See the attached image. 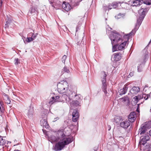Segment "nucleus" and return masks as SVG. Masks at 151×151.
Wrapping results in <instances>:
<instances>
[{
  "label": "nucleus",
  "mask_w": 151,
  "mask_h": 151,
  "mask_svg": "<svg viewBox=\"0 0 151 151\" xmlns=\"http://www.w3.org/2000/svg\"><path fill=\"white\" fill-rule=\"evenodd\" d=\"M132 35L129 33L125 35L122 33H119L115 31L111 32L109 38L112 45V51L124 50L126 44H128L129 37Z\"/></svg>",
  "instance_id": "obj_1"
},
{
  "label": "nucleus",
  "mask_w": 151,
  "mask_h": 151,
  "mask_svg": "<svg viewBox=\"0 0 151 151\" xmlns=\"http://www.w3.org/2000/svg\"><path fill=\"white\" fill-rule=\"evenodd\" d=\"M57 86L58 91L60 93H67L68 91L70 89L69 85L65 81H62L59 83L58 84Z\"/></svg>",
  "instance_id": "obj_2"
},
{
  "label": "nucleus",
  "mask_w": 151,
  "mask_h": 151,
  "mask_svg": "<svg viewBox=\"0 0 151 151\" xmlns=\"http://www.w3.org/2000/svg\"><path fill=\"white\" fill-rule=\"evenodd\" d=\"M150 42L151 41L149 42L148 45L143 50L142 52L144 54L143 59V62L142 63L139 65L137 66V70L139 72H141L142 71L143 67L144 66L145 63L149 58V53L147 52L146 48L150 43Z\"/></svg>",
  "instance_id": "obj_3"
},
{
  "label": "nucleus",
  "mask_w": 151,
  "mask_h": 151,
  "mask_svg": "<svg viewBox=\"0 0 151 151\" xmlns=\"http://www.w3.org/2000/svg\"><path fill=\"white\" fill-rule=\"evenodd\" d=\"M101 74L102 75L101 77L102 88L103 91L105 94L107 93V86L106 83V77L107 76L106 73L104 71H102L101 72Z\"/></svg>",
  "instance_id": "obj_4"
},
{
  "label": "nucleus",
  "mask_w": 151,
  "mask_h": 151,
  "mask_svg": "<svg viewBox=\"0 0 151 151\" xmlns=\"http://www.w3.org/2000/svg\"><path fill=\"white\" fill-rule=\"evenodd\" d=\"M143 18L140 17L137 19V22L135 25L134 28L129 33V35L131 34L132 35H134L137 30L139 26L141 25Z\"/></svg>",
  "instance_id": "obj_5"
},
{
  "label": "nucleus",
  "mask_w": 151,
  "mask_h": 151,
  "mask_svg": "<svg viewBox=\"0 0 151 151\" xmlns=\"http://www.w3.org/2000/svg\"><path fill=\"white\" fill-rule=\"evenodd\" d=\"M57 1L59 3V4L60 5L62 4V8L65 11L68 12L71 9V7L69 3H66L64 1L62 3L61 2H60L59 1Z\"/></svg>",
  "instance_id": "obj_6"
},
{
  "label": "nucleus",
  "mask_w": 151,
  "mask_h": 151,
  "mask_svg": "<svg viewBox=\"0 0 151 151\" xmlns=\"http://www.w3.org/2000/svg\"><path fill=\"white\" fill-rule=\"evenodd\" d=\"M73 137L71 138L69 137H65L62 138L61 142L65 147V145H68L73 142Z\"/></svg>",
  "instance_id": "obj_7"
},
{
  "label": "nucleus",
  "mask_w": 151,
  "mask_h": 151,
  "mask_svg": "<svg viewBox=\"0 0 151 151\" xmlns=\"http://www.w3.org/2000/svg\"><path fill=\"white\" fill-rule=\"evenodd\" d=\"M65 147L60 141L56 143L55 146L53 147V150L55 151H60Z\"/></svg>",
  "instance_id": "obj_8"
},
{
  "label": "nucleus",
  "mask_w": 151,
  "mask_h": 151,
  "mask_svg": "<svg viewBox=\"0 0 151 151\" xmlns=\"http://www.w3.org/2000/svg\"><path fill=\"white\" fill-rule=\"evenodd\" d=\"M120 2H114L111 4H110L108 6H103L104 9L105 10H107L108 9L109 10L111 9V8H110V6H113V8H116L118 5L119 4H121Z\"/></svg>",
  "instance_id": "obj_9"
},
{
  "label": "nucleus",
  "mask_w": 151,
  "mask_h": 151,
  "mask_svg": "<svg viewBox=\"0 0 151 151\" xmlns=\"http://www.w3.org/2000/svg\"><path fill=\"white\" fill-rule=\"evenodd\" d=\"M76 94V93L73 91V90L69 89L67 93V94L68 96V99L69 100H70V101L74 99Z\"/></svg>",
  "instance_id": "obj_10"
},
{
  "label": "nucleus",
  "mask_w": 151,
  "mask_h": 151,
  "mask_svg": "<svg viewBox=\"0 0 151 151\" xmlns=\"http://www.w3.org/2000/svg\"><path fill=\"white\" fill-rule=\"evenodd\" d=\"M129 3H131L132 5L134 6H140L143 2L142 0H131L129 1Z\"/></svg>",
  "instance_id": "obj_11"
},
{
  "label": "nucleus",
  "mask_w": 151,
  "mask_h": 151,
  "mask_svg": "<svg viewBox=\"0 0 151 151\" xmlns=\"http://www.w3.org/2000/svg\"><path fill=\"white\" fill-rule=\"evenodd\" d=\"M140 137L141 140L139 142L140 145L144 146L147 143V141L149 140L150 137L148 135H145L144 136Z\"/></svg>",
  "instance_id": "obj_12"
},
{
  "label": "nucleus",
  "mask_w": 151,
  "mask_h": 151,
  "mask_svg": "<svg viewBox=\"0 0 151 151\" xmlns=\"http://www.w3.org/2000/svg\"><path fill=\"white\" fill-rule=\"evenodd\" d=\"M149 10V9L148 8L145 9L142 8L140 9L139 11V13L140 15L139 17H141L142 19H144Z\"/></svg>",
  "instance_id": "obj_13"
},
{
  "label": "nucleus",
  "mask_w": 151,
  "mask_h": 151,
  "mask_svg": "<svg viewBox=\"0 0 151 151\" xmlns=\"http://www.w3.org/2000/svg\"><path fill=\"white\" fill-rule=\"evenodd\" d=\"M34 113V107L31 105L29 107V109H28L27 114L28 117L30 119H32L33 118Z\"/></svg>",
  "instance_id": "obj_14"
},
{
  "label": "nucleus",
  "mask_w": 151,
  "mask_h": 151,
  "mask_svg": "<svg viewBox=\"0 0 151 151\" xmlns=\"http://www.w3.org/2000/svg\"><path fill=\"white\" fill-rule=\"evenodd\" d=\"M136 113L135 112H131L129 115V121L131 122H134L136 119Z\"/></svg>",
  "instance_id": "obj_15"
},
{
  "label": "nucleus",
  "mask_w": 151,
  "mask_h": 151,
  "mask_svg": "<svg viewBox=\"0 0 151 151\" xmlns=\"http://www.w3.org/2000/svg\"><path fill=\"white\" fill-rule=\"evenodd\" d=\"M130 125V123L126 120L122 121L120 124V127L124 129H127Z\"/></svg>",
  "instance_id": "obj_16"
},
{
  "label": "nucleus",
  "mask_w": 151,
  "mask_h": 151,
  "mask_svg": "<svg viewBox=\"0 0 151 151\" xmlns=\"http://www.w3.org/2000/svg\"><path fill=\"white\" fill-rule=\"evenodd\" d=\"M56 135L59 138V139L66 136L64 133V130L63 129L58 130L56 133Z\"/></svg>",
  "instance_id": "obj_17"
},
{
  "label": "nucleus",
  "mask_w": 151,
  "mask_h": 151,
  "mask_svg": "<svg viewBox=\"0 0 151 151\" xmlns=\"http://www.w3.org/2000/svg\"><path fill=\"white\" fill-rule=\"evenodd\" d=\"M52 100L49 101V104H52L53 103L55 102H62L60 96H56L55 97H52Z\"/></svg>",
  "instance_id": "obj_18"
},
{
  "label": "nucleus",
  "mask_w": 151,
  "mask_h": 151,
  "mask_svg": "<svg viewBox=\"0 0 151 151\" xmlns=\"http://www.w3.org/2000/svg\"><path fill=\"white\" fill-rule=\"evenodd\" d=\"M37 11V9L36 7L35 6H32L29 9L28 15L29 16H30L31 14L34 15L36 13Z\"/></svg>",
  "instance_id": "obj_19"
},
{
  "label": "nucleus",
  "mask_w": 151,
  "mask_h": 151,
  "mask_svg": "<svg viewBox=\"0 0 151 151\" xmlns=\"http://www.w3.org/2000/svg\"><path fill=\"white\" fill-rule=\"evenodd\" d=\"M61 94H62L61 96H60L62 102L66 101L67 103H69L70 101V100H69L68 99V96L67 93H61Z\"/></svg>",
  "instance_id": "obj_20"
},
{
  "label": "nucleus",
  "mask_w": 151,
  "mask_h": 151,
  "mask_svg": "<svg viewBox=\"0 0 151 151\" xmlns=\"http://www.w3.org/2000/svg\"><path fill=\"white\" fill-rule=\"evenodd\" d=\"M47 119H42L40 121V124L41 126L45 127L46 128H48L49 127V125L47 121Z\"/></svg>",
  "instance_id": "obj_21"
},
{
  "label": "nucleus",
  "mask_w": 151,
  "mask_h": 151,
  "mask_svg": "<svg viewBox=\"0 0 151 151\" xmlns=\"http://www.w3.org/2000/svg\"><path fill=\"white\" fill-rule=\"evenodd\" d=\"M140 91V88L138 86H134L130 90V92L132 94H136Z\"/></svg>",
  "instance_id": "obj_22"
},
{
  "label": "nucleus",
  "mask_w": 151,
  "mask_h": 151,
  "mask_svg": "<svg viewBox=\"0 0 151 151\" xmlns=\"http://www.w3.org/2000/svg\"><path fill=\"white\" fill-rule=\"evenodd\" d=\"M114 60L115 61H119L121 58V54L120 52H117L114 53Z\"/></svg>",
  "instance_id": "obj_23"
},
{
  "label": "nucleus",
  "mask_w": 151,
  "mask_h": 151,
  "mask_svg": "<svg viewBox=\"0 0 151 151\" xmlns=\"http://www.w3.org/2000/svg\"><path fill=\"white\" fill-rule=\"evenodd\" d=\"M81 101L74 100L73 101L71 102H70V105L71 106H81Z\"/></svg>",
  "instance_id": "obj_24"
},
{
  "label": "nucleus",
  "mask_w": 151,
  "mask_h": 151,
  "mask_svg": "<svg viewBox=\"0 0 151 151\" xmlns=\"http://www.w3.org/2000/svg\"><path fill=\"white\" fill-rule=\"evenodd\" d=\"M128 87L127 86L124 85L123 88L121 89L119 91V95H122L125 94L127 91Z\"/></svg>",
  "instance_id": "obj_25"
},
{
  "label": "nucleus",
  "mask_w": 151,
  "mask_h": 151,
  "mask_svg": "<svg viewBox=\"0 0 151 151\" xmlns=\"http://www.w3.org/2000/svg\"><path fill=\"white\" fill-rule=\"evenodd\" d=\"M4 104L2 101H0V115L1 116L3 115L4 113L5 109L4 108Z\"/></svg>",
  "instance_id": "obj_26"
},
{
  "label": "nucleus",
  "mask_w": 151,
  "mask_h": 151,
  "mask_svg": "<svg viewBox=\"0 0 151 151\" xmlns=\"http://www.w3.org/2000/svg\"><path fill=\"white\" fill-rule=\"evenodd\" d=\"M50 138L52 141H51L52 143H53V142L58 141L60 140L57 136H56L53 135H51Z\"/></svg>",
  "instance_id": "obj_27"
},
{
  "label": "nucleus",
  "mask_w": 151,
  "mask_h": 151,
  "mask_svg": "<svg viewBox=\"0 0 151 151\" xmlns=\"http://www.w3.org/2000/svg\"><path fill=\"white\" fill-rule=\"evenodd\" d=\"M48 113V111L46 109H45L42 113L41 117L42 119H47V114Z\"/></svg>",
  "instance_id": "obj_28"
},
{
  "label": "nucleus",
  "mask_w": 151,
  "mask_h": 151,
  "mask_svg": "<svg viewBox=\"0 0 151 151\" xmlns=\"http://www.w3.org/2000/svg\"><path fill=\"white\" fill-rule=\"evenodd\" d=\"M147 130L146 127L145 126H141L139 129L140 134H142L146 132Z\"/></svg>",
  "instance_id": "obj_29"
},
{
  "label": "nucleus",
  "mask_w": 151,
  "mask_h": 151,
  "mask_svg": "<svg viewBox=\"0 0 151 151\" xmlns=\"http://www.w3.org/2000/svg\"><path fill=\"white\" fill-rule=\"evenodd\" d=\"M5 137L0 135V145L3 146L5 145L6 142V140L4 138Z\"/></svg>",
  "instance_id": "obj_30"
},
{
  "label": "nucleus",
  "mask_w": 151,
  "mask_h": 151,
  "mask_svg": "<svg viewBox=\"0 0 151 151\" xmlns=\"http://www.w3.org/2000/svg\"><path fill=\"white\" fill-rule=\"evenodd\" d=\"M74 99H75L76 100L81 101L82 99V96L80 94L76 93Z\"/></svg>",
  "instance_id": "obj_31"
},
{
  "label": "nucleus",
  "mask_w": 151,
  "mask_h": 151,
  "mask_svg": "<svg viewBox=\"0 0 151 151\" xmlns=\"http://www.w3.org/2000/svg\"><path fill=\"white\" fill-rule=\"evenodd\" d=\"M119 99L122 102L124 103L126 102L129 101V99L127 96H124V97L120 98Z\"/></svg>",
  "instance_id": "obj_32"
},
{
  "label": "nucleus",
  "mask_w": 151,
  "mask_h": 151,
  "mask_svg": "<svg viewBox=\"0 0 151 151\" xmlns=\"http://www.w3.org/2000/svg\"><path fill=\"white\" fill-rule=\"evenodd\" d=\"M12 22V21L11 19L9 18H8L6 22L5 25V28L6 29L8 28L9 26V25Z\"/></svg>",
  "instance_id": "obj_33"
},
{
  "label": "nucleus",
  "mask_w": 151,
  "mask_h": 151,
  "mask_svg": "<svg viewBox=\"0 0 151 151\" xmlns=\"http://www.w3.org/2000/svg\"><path fill=\"white\" fill-rule=\"evenodd\" d=\"M81 21H80L78 23V25H77L76 27V32L77 31H78V30L80 29V27L81 26L82 24V22H83V19L81 18Z\"/></svg>",
  "instance_id": "obj_34"
},
{
  "label": "nucleus",
  "mask_w": 151,
  "mask_h": 151,
  "mask_svg": "<svg viewBox=\"0 0 151 151\" xmlns=\"http://www.w3.org/2000/svg\"><path fill=\"white\" fill-rule=\"evenodd\" d=\"M66 72L67 73H69L70 71L68 68L66 66H65L62 69L61 73L63 74L64 73Z\"/></svg>",
  "instance_id": "obj_35"
},
{
  "label": "nucleus",
  "mask_w": 151,
  "mask_h": 151,
  "mask_svg": "<svg viewBox=\"0 0 151 151\" xmlns=\"http://www.w3.org/2000/svg\"><path fill=\"white\" fill-rule=\"evenodd\" d=\"M79 116L78 111L77 109H74L73 110L72 113V116Z\"/></svg>",
  "instance_id": "obj_36"
},
{
  "label": "nucleus",
  "mask_w": 151,
  "mask_h": 151,
  "mask_svg": "<svg viewBox=\"0 0 151 151\" xmlns=\"http://www.w3.org/2000/svg\"><path fill=\"white\" fill-rule=\"evenodd\" d=\"M121 119L120 117L116 116L114 118L113 122L116 123H117L119 122Z\"/></svg>",
  "instance_id": "obj_37"
},
{
  "label": "nucleus",
  "mask_w": 151,
  "mask_h": 151,
  "mask_svg": "<svg viewBox=\"0 0 151 151\" xmlns=\"http://www.w3.org/2000/svg\"><path fill=\"white\" fill-rule=\"evenodd\" d=\"M2 95L5 101H7V100L9 99V97L8 95L6 94L5 93H2Z\"/></svg>",
  "instance_id": "obj_38"
},
{
  "label": "nucleus",
  "mask_w": 151,
  "mask_h": 151,
  "mask_svg": "<svg viewBox=\"0 0 151 151\" xmlns=\"http://www.w3.org/2000/svg\"><path fill=\"white\" fill-rule=\"evenodd\" d=\"M33 40L31 37H27L25 41H24V42H29Z\"/></svg>",
  "instance_id": "obj_39"
},
{
  "label": "nucleus",
  "mask_w": 151,
  "mask_h": 151,
  "mask_svg": "<svg viewBox=\"0 0 151 151\" xmlns=\"http://www.w3.org/2000/svg\"><path fill=\"white\" fill-rule=\"evenodd\" d=\"M20 60L18 58H16L14 60V63L16 65H17L20 63Z\"/></svg>",
  "instance_id": "obj_40"
},
{
  "label": "nucleus",
  "mask_w": 151,
  "mask_h": 151,
  "mask_svg": "<svg viewBox=\"0 0 151 151\" xmlns=\"http://www.w3.org/2000/svg\"><path fill=\"white\" fill-rule=\"evenodd\" d=\"M125 13L121 14L119 13L117 15L118 19L120 18L121 17H123L125 16Z\"/></svg>",
  "instance_id": "obj_41"
},
{
  "label": "nucleus",
  "mask_w": 151,
  "mask_h": 151,
  "mask_svg": "<svg viewBox=\"0 0 151 151\" xmlns=\"http://www.w3.org/2000/svg\"><path fill=\"white\" fill-rule=\"evenodd\" d=\"M79 116H72V120L74 122H76L78 119Z\"/></svg>",
  "instance_id": "obj_42"
},
{
  "label": "nucleus",
  "mask_w": 151,
  "mask_h": 151,
  "mask_svg": "<svg viewBox=\"0 0 151 151\" xmlns=\"http://www.w3.org/2000/svg\"><path fill=\"white\" fill-rule=\"evenodd\" d=\"M67 58V56L65 55H64L62 57V61L63 63H65V60Z\"/></svg>",
  "instance_id": "obj_43"
},
{
  "label": "nucleus",
  "mask_w": 151,
  "mask_h": 151,
  "mask_svg": "<svg viewBox=\"0 0 151 151\" xmlns=\"http://www.w3.org/2000/svg\"><path fill=\"white\" fill-rule=\"evenodd\" d=\"M143 3L144 4L148 5H150L151 4V2L148 1H145Z\"/></svg>",
  "instance_id": "obj_44"
},
{
  "label": "nucleus",
  "mask_w": 151,
  "mask_h": 151,
  "mask_svg": "<svg viewBox=\"0 0 151 151\" xmlns=\"http://www.w3.org/2000/svg\"><path fill=\"white\" fill-rule=\"evenodd\" d=\"M142 97L145 100H147L148 99V98L147 97L146 94H143L142 96Z\"/></svg>",
  "instance_id": "obj_45"
},
{
  "label": "nucleus",
  "mask_w": 151,
  "mask_h": 151,
  "mask_svg": "<svg viewBox=\"0 0 151 151\" xmlns=\"http://www.w3.org/2000/svg\"><path fill=\"white\" fill-rule=\"evenodd\" d=\"M33 40H34L36 38V36L35 35V34L33 33L32 36L31 37Z\"/></svg>",
  "instance_id": "obj_46"
},
{
  "label": "nucleus",
  "mask_w": 151,
  "mask_h": 151,
  "mask_svg": "<svg viewBox=\"0 0 151 151\" xmlns=\"http://www.w3.org/2000/svg\"><path fill=\"white\" fill-rule=\"evenodd\" d=\"M6 102V103L7 104H10L11 103V100L9 98V99L8 100H7Z\"/></svg>",
  "instance_id": "obj_47"
},
{
  "label": "nucleus",
  "mask_w": 151,
  "mask_h": 151,
  "mask_svg": "<svg viewBox=\"0 0 151 151\" xmlns=\"http://www.w3.org/2000/svg\"><path fill=\"white\" fill-rule=\"evenodd\" d=\"M49 2L51 4H52L54 2V0H48Z\"/></svg>",
  "instance_id": "obj_48"
},
{
  "label": "nucleus",
  "mask_w": 151,
  "mask_h": 151,
  "mask_svg": "<svg viewBox=\"0 0 151 151\" xmlns=\"http://www.w3.org/2000/svg\"><path fill=\"white\" fill-rule=\"evenodd\" d=\"M3 2V0H0V8H1V7Z\"/></svg>",
  "instance_id": "obj_49"
},
{
  "label": "nucleus",
  "mask_w": 151,
  "mask_h": 151,
  "mask_svg": "<svg viewBox=\"0 0 151 151\" xmlns=\"http://www.w3.org/2000/svg\"><path fill=\"white\" fill-rule=\"evenodd\" d=\"M151 93V92L150 93H149V94H146V95H147V97L148 98V99L150 97V94Z\"/></svg>",
  "instance_id": "obj_50"
},
{
  "label": "nucleus",
  "mask_w": 151,
  "mask_h": 151,
  "mask_svg": "<svg viewBox=\"0 0 151 151\" xmlns=\"http://www.w3.org/2000/svg\"><path fill=\"white\" fill-rule=\"evenodd\" d=\"M33 33L32 32H30L28 34V36L29 37L32 36V35H33Z\"/></svg>",
  "instance_id": "obj_51"
},
{
  "label": "nucleus",
  "mask_w": 151,
  "mask_h": 151,
  "mask_svg": "<svg viewBox=\"0 0 151 151\" xmlns=\"http://www.w3.org/2000/svg\"><path fill=\"white\" fill-rule=\"evenodd\" d=\"M134 99L135 98V99L136 101H138V97L137 96H135V97L134 98Z\"/></svg>",
  "instance_id": "obj_52"
},
{
  "label": "nucleus",
  "mask_w": 151,
  "mask_h": 151,
  "mask_svg": "<svg viewBox=\"0 0 151 151\" xmlns=\"http://www.w3.org/2000/svg\"><path fill=\"white\" fill-rule=\"evenodd\" d=\"M136 111H137L139 112V106H138V107L137 108V109H136Z\"/></svg>",
  "instance_id": "obj_53"
},
{
  "label": "nucleus",
  "mask_w": 151,
  "mask_h": 151,
  "mask_svg": "<svg viewBox=\"0 0 151 151\" xmlns=\"http://www.w3.org/2000/svg\"><path fill=\"white\" fill-rule=\"evenodd\" d=\"M56 119H59L58 117H57L56 118H55L54 119V120H53V122H55L56 121Z\"/></svg>",
  "instance_id": "obj_54"
},
{
  "label": "nucleus",
  "mask_w": 151,
  "mask_h": 151,
  "mask_svg": "<svg viewBox=\"0 0 151 151\" xmlns=\"http://www.w3.org/2000/svg\"><path fill=\"white\" fill-rule=\"evenodd\" d=\"M83 0H76V1L77 3L80 2L82 1Z\"/></svg>",
  "instance_id": "obj_55"
},
{
  "label": "nucleus",
  "mask_w": 151,
  "mask_h": 151,
  "mask_svg": "<svg viewBox=\"0 0 151 151\" xmlns=\"http://www.w3.org/2000/svg\"><path fill=\"white\" fill-rule=\"evenodd\" d=\"M149 135L150 136H151V129L149 131Z\"/></svg>",
  "instance_id": "obj_56"
},
{
  "label": "nucleus",
  "mask_w": 151,
  "mask_h": 151,
  "mask_svg": "<svg viewBox=\"0 0 151 151\" xmlns=\"http://www.w3.org/2000/svg\"><path fill=\"white\" fill-rule=\"evenodd\" d=\"M129 75H130V76H133V73H129Z\"/></svg>",
  "instance_id": "obj_57"
},
{
  "label": "nucleus",
  "mask_w": 151,
  "mask_h": 151,
  "mask_svg": "<svg viewBox=\"0 0 151 151\" xmlns=\"http://www.w3.org/2000/svg\"><path fill=\"white\" fill-rule=\"evenodd\" d=\"M35 36H37V35H38V33H35Z\"/></svg>",
  "instance_id": "obj_58"
},
{
  "label": "nucleus",
  "mask_w": 151,
  "mask_h": 151,
  "mask_svg": "<svg viewBox=\"0 0 151 151\" xmlns=\"http://www.w3.org/2000/svg\"><path fill=\"white\" fill-rule=\"evenodd\" d=\"M14 151H20L19 150H15Z\"/></svg>",
  "instance_id": "obj_59"
},
{
  "label": "nucleus",
  "mask_w": 151,
  "mask_h": 151,
  "mask_svg": "<svg viewBox=\"0 0 151 151\" xmlns=\"http://www.w3.org/2000/svg\"><path fill=\"white\" fill-rule=\"evenodd\" d=\"M110 129H111V127L110 128V129H109L108 130H110Z\"/></svg>",
  "instance_id": "obj_60"
},
{
  "label": "nucleus",
  "mask_w": 151,
  "mask_h": 151,
  "mask_svg": "<svg viewBox=\"0 0 151 151\" xmlns=\"http://www.w3.org/2000/svg\"><path fill=\"white\" fill-rule=\"evenodd\" d=\"M110 8H111V9L113 8V6H110Z\"/></svg>",
  "instance_id": "obj_61"
},
{
  "label": "nucleus",
  "mask_w": 151,
  "mask_h": 151,
  "mask_svg": "<svg viewBox=\"0 0 151 151\" xmlns=\"http://www.w3.org/2000/svg\"><path fill=\"white\" fill-rule=\"evenodd\" d=\"M105 20H107V19L106 18Z\"/></svg>",
  "instance_id": "obj_62"
},
{
  "label": "nucleus",
  "mask_w": 151,
  "mask_h": 151,
  "mask_svg": "<svg viewBox=\"0 0 151 151\" xmlns=\"http://www.w3.org/2000/svg\"><path fill=\"white\" fill-rule=\"evenodd\" d=\"M110 29H112V28H110Z\"/></svg>",
  "instance_id": "obj_63"
},
{
  "label": "nucleus",
  "mask_w": 151,
  "mask_h": 151,
  "mask_svg": "<svg viewBox=\"0 0 151 151\" xmlns=\"http://www.w3.org/2000/svg\"><path fill=\"white\" fill-rule=\"evenodd\" d=\"M116 17H116V16H115V17H116Z\"/></svg>",
  "instance_id": "obj_64"
}]
</instances>
